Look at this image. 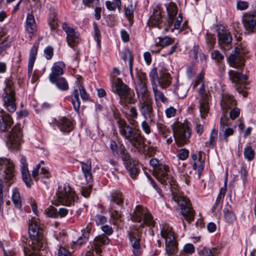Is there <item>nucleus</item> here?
<instances>
[{"mask_svg":"<svg viewBox=\"0 0 256 256\" xmlns=\"http://www.w3.org/2000/svg\"><path fill=\"white\" fill-rule=\"evenodd\" d=\"M12 124L13 120L12 116L4 110H1L0 111V131L6 132L11 127Z\"/></svg>","mask_w":256,"mask_h":256,"instance_id":"nucleus-22","label":"nucleus"},{"mask_svg":"<svg viewBox=\"0 0 256 256\" xmlns=\"http://www.w3.org/2000/svg\"><path fill=\"white\" fill-rule=\"evenodd\" d=\"M112 91L120 98V104L123 106L126 104H134L136 100L134 92L125 84L120 78H117L112 82Z\"/></svg>","mask_w":256,"mask_h":256,"instance_id":"nucleus-6","label":"nucleus"},{"mask_svg":"<svg viewBox=\"0 0 256 256\" xmlns=\"http://www.w3.org/2000/svg\"><path fill=\"white\" fill-rule=\"evenodd\" d=\"M242 22L246 34H250L256 32V14H246L243 16Z\"/></svg>","mask_w":256,"mask_h":256,"instance_id":"nucleus-18","label":"nucleus"},{"mask_svg":"<svg viewBox=\"0 0 256 256\" xmlns=\"http://www.w3.org/2000/svg\"><path fill=\"white\" fill-rule=\"evenodd\" d=\"M137 83L136 86V90L139 100L149 98L148 92L147 88V78L146 74L141 72H138L136 69Z\"/></svg>","mask_w":256,"mask_h":256,"instance_id":"nucleus-15","label":"nucleus"},{"mask_svg":"<svg viewBox=\"0 0 256 256\" xmlns=\"http://www.w3.org/2000/svg\"><path fill=\"white\" fill-rule=\"evenodd\" d=\"M120 208H109L110 221L114 225H118L122 222V216Z\"/></svg>","mask_w":256,"mask_h":256,"instance_id":"nucleus-33","label":"nucleus"},{"mask_svg":"<svg viewBox=\"0 0 256 256\" xmlns=\"http://www.w3.org/2000/svg\"><path fill=\"white\" fill-rule=\"evenodd\" d=\"M57 126L62 132L68 133L74 128L70 120L66 118H62L57 122Z\"/></svg>","mask_w":256,"mask_h":256,"instance_id":"nucleus-32","label":"nucleus"},{"mask_svg":"<svg viewBox=\"0 0 256 256\" xmlns=\"http://www.w3.org/2000/svg\"><path fill=\"white\" fill-rule=\"evenodd\" d=\"M26 30L32 38V35L36 32V26L34 16L32 14H28L26 19Z\"/></svg>","mask_w":256,"mask_h":256,"instance_id":"nucleus-35","label":"nucleus"},{"mask_svg":"<svg viewBox=\"0 0 256 256\" xmlns=\"http://www.w3.org/2000/svg\"><path fill=\"white\" fill-rule=\"evenodd\" d=\"M46 212L48 216L53 218H58V214L56 208L52 206L50 208H48Z\"/></svg>","mask_w":256,"mask_h":256,"instance_id":"nucleus-58","label":"nucleus"},{"mask_svg":"<svg viewBox=\"0 0 256 256\" xmlns=\"http://www.w3.org/2000/svg\"><path fill=\"white\" fill-rule=\"evenodd\" d=\"M108 243L109 239L106 235L102 234L96 236L93 242V246L97 254H100L102 252V246Z\"/></svg>","mask_w":256,"mask_h":256,"instance_id":"nucleus-27","label":"nucleus"},{"mask_svg":"<svg viewBox=\"0 0 256 256\" xmlns=\"http://www.w3.org/2000/svg\"><path fill=\"white\" fill-rule=\"evenodd\" d=\"M209 97L206 98H200V112L202 118H204L209 112Z\"/></svg>","mask_w":256,"mask_h":256,"instance_id":"nucleus-37","label":"nucleus"},{"mask_svg":"<svg viewBox=\"0 0 256 256\" xmlns=\"http://www.w3.org/2000/svg\"><path fill=\"white\" fill-rule=\"evenodd\" d=\"M150 164L155 170L156 179L163 186L164 188L166 186L170 188L172 200L176 202L180 206V212L184 218L190 224L194 220V211L191 206L189 200L179 194V190L176 180L174 178L170 170L169 166L156 158H152Z\"/></svg>","mask_w":256,"mask_h":256,"instance_id":"nucleus-1","label":"nucleus"},{"mask_svg":"<svg viewBox=\"0 0 256 256\" xmlns=\"http://www.w3.org/2000/svg\"><path fill=\"white\" fill-rule=\"evenodd\" d=\"M237 102L232 95L226 92L222 94L220 104L222 107L226 110L232 108L236 106Z\"/></svg>","mask_w":256,"mask_h":256,"instance_id":"nucleus-23","label":"nucleus"},{"mask_svg":"<svg viewBox=\"0 0 256 256\" xmlns=\"http://www.w3.org/2000/svg\"><path fill=\"white\" fill-rule=\"evenodd\" d=\"M188 154L189 152L188 150L182 148L179 150L178 156L181 160H185L188 158Z\"/></svg>","mask_w":256,"mask_h":256,"instance_id":"nucleus-56","label":"nucleus"},{"mask_svg":"<svg viewBox=\"0 0 256 256\" xmlns=\"http://www.w3.org/2000/svg\"><path fill=\"white\" fill-rule=\"evenodd\" d=\"M204 72L202 70L200 72L197 76L196 80L193 84V88H195L200 84V82H203L204 79Z\"/></svg>","mask_w":256,"mask_h":256,"instance_id":"nucleus-55","label":"nucleus"},{"mask_svg":"<svg viewBox=\"0 0 256 256\" xmlns=\"http://www.w3.org/2000/svg\"><path fill=\"white\" fill-rule=\"evenodd\" d=\"M198 94L200 98L202 99H204L206 98L209 97L208 94V92H206L205 84L204 82H202L200 88L198 90Z\"/></svg>","mask_w":256,"mask_h":256,"instance_id":"nucleus-53","label":"nucleus"},{"mask_svg":"<svg viewBox=\"0 0 256 256\" xmlns=\"http://www.w3.org/2000/svg\"><path fill=\"white\" fill-rule=\"evenodd\" d=\"M200 254V256H214L211 249L206 248H203Z\"/></svg>","mask_w":256,"mask_h":256,"instance_id":"nucleus-64","label":"nucleus"},{"mask_svg":"<svg viewBox=\"0 0 256 256\" xmlns=\"http://www.w3.org/2000/svg\"><path fill=\"white\" fill-rule=\"evenodd\" d=\"M80 94L82 99L84 102L88 100L89 95L86 92L83 85L80 84L78 86V90L74 89L70 95L71 102L73 106L74 110L78 112L80 107V101L79 98Z\"/></svg>","mask_w":256,"mask_h":256,"instance_id":"nucleus-16","label":"nucleus"},{"mask_svg":"<svg viewBox=\"0 0 256 256\" xmlns=\"http://www.w3.org/2000/svg\"><path fill=\"white\" fill-rule=\"evenodd\" d=\"M194 252V248L192 244H188L184 245L183 250L181 251L176 256H190V254H192Z\"/></svg>","mask_w":256,"mask_h":256,"instance_id":"nucleus-43","label":"nucleus"},{"mask_svg":"<svg viewBox=\"0 0 256 256\" xmlns=\"http://www.w3.org/2000/svg\"><path fill=\"white\" fill-rule=\"evenodd\" d=\"M148 179H149V180L150 181V182L152 184V187L158 193V194H160V196L161 198H164V195L162 194V190H160V188H158V186L154 180L152 178L151 176H148Z\"/></svg>","mask_w":256,"mask_h":256,"instance_id":"nucleus-61","label":"nucleus"},{"mask_svg":"<svg viewBox=\"0 0 256 256\" xmlns=\"http://www.w3.org/2000/svg\"><path fill=\"white\" fill-rule=\"evenodd\" d=\"M206 48L208 51L212 50L216 43V38L214 34L207 32L206 35Z\"/></svg>","mask_w":256,"mask_h":256,"instance_id":"nucleus-39","label":"nucleus"},{"mask_svg":"<svg viewBox=\"0 0 256 256\" xmlns=\"http://www.w3.org/2000/svg\"><path fill=\"white\" fill-rule=\"evenodd\" d=\"M162 12L159 10L154 9L152 14L150 18L148 25L152 27L162 28Z\"/></svg>","mask_w":256,"mask_h":256,"instance_id":"nucleus-28","label":"nucleus"},{"mask_svg":"<svg viewBox=\"0 0 256 256\" xmlns=\"http://www.w3.org/2000/svg\"><path fill=\"white\" fill-rule=\"evenodd\" d=\"M139 108L142 115L145 119H152L154 116L152 102L149 98L139 100Z\"/></svg>","mask_w":256,"mask_h":256,"instance_id":"nucleus-19","label":"nucleus"},{"mask_svg":"<svg viewBox=\"0 0 256 256\" xmlns=\"http://www.w3.org/2000/svg\"><path fill=\"white\" fill-rule=\"evenodd\" d=\"M176 109L173 106H170L165 110V113L168 118H170L176 116Z\"/></svg>","mask_w":256,"mask_h":256,"instance_id":"nucleus-54","label":"nucleus"},{"mask_svg":"<svg viewBox=\"0 0 256 256\" xmlns=\"http://www.w3.org/2000/svg\"><path fill=\"white\" fill-rule=\"evenodd\" d=\"M244 62V58L240 56L236 51L233 52L228 58V62L230 65L236 68H243Z\"/></svg>","mask_w":256,"mask_h":256,"instance_id":"nucleus-26","label":"nucleus"},{"mask_svg":"<svg viewBox=\"0 0 256 256\" xmlns=\"http://www.w3.org/2000/svg\"><path fill=\"white\" fill-rule=\"evenodd\" d=\"M1 170H4L2 176L3 180H0V208L3 203V192L8 190V188L14 183L16 178L14 164L10 159L0 158Z\"/></svg>","mask_w":256,"mask_h":256,"instance_id":"nucleus-5","label":"nucleus"},{"mask_svg":"<svg viewBox=\"0 0 256 256\" xmlns=\"http://www.w3.org/2000/svg\"><path fill=\"white\" fill-rule=\"evenodd\" d=\"M149 76L152 87L157 86L156 80H158L159 74H158V70L156 68H154L151 70L149 74Z\"/></svg>","mask_w":256,"mask_h":256,"instance_id":"nucleus-46","label":"nucleus"},{"mask_svg":"<svg viewBox=\"0 0 256 256\" xmlns=\"http://www.w3.org/2000/svg\"><path fill=\"white\" fill-rule=\"evenodd\" d=\"M82 172L84 176L86 182L88 183L92 182L93 180L92 173V162L88 160L85 162H80Z\"/></svg>","mask_w":256,"mask_h":256,"instance_id":"nucleus-29","label":"nucleus"},{"mask_svg":"<svg viewBox=\"0 0 256 256\" xmlns=\"http://www.w3.org/2000/svg\"><path fill=\"white\" fill-rule=\"evenodd\" d=\"M124 197L120 192H114L112 193L110 198L109 208H122L124 204Z\"/></svg>","mask_w":256,"mask_h":256,"instance_id":"nucleus-25","label":"nucleus"},{"mask_svg":"<svg viewBox=\"0 0 256 256\" xmlns=\"http://www.w3.org/2000/svg\"><path fill=\"white\" fill-rule=\"evenodd\" d=\"M118 154L120 156L124 165L130 177L133 179L135 178L138 176L140 171L138 162L131 158L128 150L123 145H120L118 148Z\"/></svg>","mask_w":256,"mask_h":256,"instance_id":"nucleus-8","label":"nucleus"},{"mask_svg":"<svg viewBox=\"0 0 256 256\" xmlns=\"http://www.w3.org/2000/svg\"><path fill=\"white\" fill-rule=\"evenodd\" d=\"M211 58L214 60L218 63L222 62L224 59V56L218 50H214L211 54Z\"/></svg>","mask_w":256,"mask_h":256,"instance_id":"nucleus-50","label":"nucleus"},{"mask_svg":"<svg viewBox=\"0 0 256 256\" xmlns=\"http://www.w3.org/2000/svg\"><path fill=\"white\" fill-rule=\"evenodd\" d=\"M62 28L66 34V40L68 44L70 47L74 48L76 45V40L78 38V34L74 28L69 26L66 23L62 24Z\"/></svg>","mask_w":256,"mask_h":256,"instance_id":"nucleus-21","label":"nucleus"},{"mask_svg":"<svg viewBox=\"0 0 256 256\" xmlns=\"http://www.w3.org/2000/svg\"><path fill=\"white\" fill-rule=\"evenodd\" d=\"M152 90L156 100H160L164 103L168 101V98L164 96V94L158 89V86L152 87Z\"/></svg>","mask_w":256,"mask_h":256,"instance_id":"nucleus-44","label":"nucleus"},{"mask_svg":"<svg viewBox=\"0 0 256 256\" xmlns=\"http://www.w3.org/2000/svg\"><path fill=\"white\" fill-rule=\"evenodd\" d=\"M216 31L218 34V44L221 48L230 45L232 40V36L230 32H228L222 25H217Z\"/></svg>","mask_w":256,"mask_h":256,"instance_id":"nucleus-17","label":"nucleus"},{"mask_svg":"<svg viewBox=\"0 0 256 256\" xmlns=\"http://www.w3.org/2000/svg\"><path fill=\"white\" fill-rule=\"evenodd\" d=\"M116 123L120 134L127 140L132 146L138 148L144 144L145 138L140 129L130 126L122 118H118Z\"/></svg>","mask_w":256,"mask_h":256,"instance_id":"nucleus-4","label":"nucleus"},{"mask_svg":"<svg viewBox=\"0 0 256 256\" xmlns=\"http://www.w3.org/2000/svg\"><path fill=\"white\" fill-rule=\"evenodd\" d=\"M156 127L158 131V134L164 138H166L170 133V129L164 124L158 122Z\"/></svg>","mask_w":256,"mask_h":256,"instance_id":"nucleus-41","label":"nucleus"},{"mask_svg":"<svg viewBox=\"0 0 256 256\" xmlns=\"http://www.w3.org/2000/svg\"><path fill=\"white\" fill-rule=\"evenodd\" d=\"M244 156L248 161L254 160L255 156V152L250 146H246L244 151Z\"/></svg>","mask_w":256,"mask_h":256,"instance_id":"nucleus-45","label":"nucleus"},{"mask_svg":"<svg viewBox=\"0 0 256 256\" xmlns=\"http://www.w3.org/2000/svg\"><path fill=\"white\" fill-rule=\"evenodd\" d=\"M28 234L30 240L27 238H24L22 240L24 255L38 256L35 252L45 248L46 244L44 230L38 226L35 220H29Z\"/></svg>","mask_w":256,"mask_h":256,"instance_id":"nucleus-3","label":"nucleus"},{"mask_svg":"<svg viewBox=\"0 0 256 256\" xmlns=\"http://www.w3.org/2000/svg\"><path fill=\"white\" fill-rule=\"evenodd\" d=\"M58 189L56 196L59 202L64 206L74 205L76 198V195L70 186L64 184L62 188L59 186Z\"/></svg>","mask_w":256,"mask_h":256,"instance_id":"nucleus-12","label":"nucleus"},{"mask_svg":"<svg viewBox=\"0 0 256 256\" xmlns=\"http://www.w3.org/2000/svg\"><path fill=\"white\" fill-rule=\"evenodd\" d=\"M172 78L170 73L159 71V77L158 80V85L162 89H166L172 84Z\"/></svg>","mask_w":256,"mask_h":256,"instance_id":"nucleus-30","label":"nucleus"},{"mask_svg":"<svg viewBox=\"0 0 256 256\" xmlns=\"http://www.w3.org/2000/svg\"><path fill=\"white\" fill-rule=\"evenodd\" d=\"M65 68V64L64 62H60L55 63L52 68V72L49 75L50 82L56 81L55 78H60L64 74V68Z\"/></svg>","mask_w":256,"mask_h":256,"instance_id":"nucleus-24","label":"nucleus"},{"mask_svg":"<svg viewBox=\"0 0 256 256\" xmlns=\"http://www.w3.org/2000/svg\"><path fill=\"white\" fill-rule=\"evenodd\" d=\"M224 198L221 196H218L215 204L212 208V210L214 212L219 211L221 210Z\"/></svg>","mask_w":256,"mask_h":256,"instance_id":"nucleus-51","label":"nucleus"},{"mask_svg":"<svg viewBox=\"0 0 256 256\" xmlns=\"http://www.w3.org/2000/svg\"><path fill=\"white\" fill-rule=\"evenodd\" d=\"M240 114V109L234 106L230 112V117L232 120H234L238 118Z\"/></svg>","mask_w":256,"mask_h":256,"instance_id":"nucleus-60","label":"nucleus"},{"mask_svg":"<svg viewBox=\"0 0 256 256\" xmlns=\"http://www.w3.org/2000/svg\"><path fill=\"white\" fill-rule=\"evenodd\" d=\"M224 217L226 222L229 224H232L236 220L235 214L232 211L230 206H228L224 208Z\"/></svg>","mask_w":256,"mask_h":256,"instance_id":"nucleus-38","label":"nucleus"},{"mask_svg":"<svg viewBox=\"0 0 256 256\" xmlns=\"http://www.w3.org/2000/svg\"><path fill=\"white\" fill-rule=\"evenodd\" d=\"M217 134L218 132L214 128H213L211 131L209 140L210 145L212 147H214L216 144L215 138L216 137Z\"/></svg>","mask_w":256,"mask_h":256,"instance_id":"nucleus-57","label":"nucleus"},{"mask_svg":"<svg viewBox=\"0 0 256 256\" xmlns=\"http://www.w3.org/2000/svg\"><path fill=\"white\" fill-rule=\"evenodd\" d=\"M94 39L98 42V45L100 46V30L99 28H98V26L96 23H94Z\"/></svg>","mask_w":256,"mask_h":256,"instance_id":"nucleus-62","label":"nucleus"},{"mask_svg":"<svg viewBox=\"0 0 256 256\" xmlns=\"http://www.w3.org/2000/svg\"><path fill=\"white\" fill-rule=\"evenodd\" d=\"M93 228L92 224L91 222H89L86 228L82 230L83 233L82 236H80L76 241L73 242V246L78 245L82 246L83 244L85 243L88 241L89 238L90 234L91 233Z\"/></svg>","mask_w":256,"mask_h":256,"instance_id":"nucleus-31","label":"nucleus"},{"mask_svg":"<svg viewBox=\"0 0 256 256\" xmlns=\"http://www.w3.org/2000/svg\"><path fill=\"white\" fill-rule=\"evenodd\" d=\"M22 175L26 185L28 188H30L34 184L30 172H22Z\"/></svg>","mask_w":256,"mask_h":256,"instance_id":"nucleus-47","label":"nucleus"},{"mask_svg":"<svg viewBox=\"0 0 256 256\" xmlns=\"http://www.w3.org/2000/svg\"><path fill=\"white\" fill-rule=\"evenodd\" d=\"M158 39L159 40L158 42H156V44L155 45L152 46L151 47V51L153 53H157L159 52H160V50H154V48L160 46L162 48L170 46L173 42L172 40L167 36H166L164 38L159 37L158 38Z\"/></svg>","mask_w":256,"mask_h":256,"instance_id":"nucleus-36","label":"nucleus"},{"mask_svg":"<svg viewBox=\"0 0 256 256\" xmlns=\"http://www.w3.org/2000/svg\"><path fill=\"white\" fill-rule=\"evenodd\" d=\"M6 83V86L4 88V92L2 94L4 105L10 112L12 113L16 109L15 90L13 88V82L12 80H7Z\"/></svg>","mask_w":256,"mask_h":256,"instance_id":"nucleus-9","label":"nucleus"},{"mask_svg":"<svg viewBox=\"0 0 256 256\" xmlns=\"http://www.w3.org/2000/svg\"><path fill=\"white\" fill-rule=\"evenodd\" d=\"M49 25L50 26L52 30H55L58 26V20L54 16L52 18L50 17L48 20Z\"/></svg>","mask_w":256,"mask_h":256,"instance_id":"nucleus-63","label":"nucleus"},{"mask_svg":"<svg viewBox=\"0 0 256 256\" xmlns=\"http://www.w3.org/2000/svg\"><path fill=\"white\" fill-rule=\"evenodd\" d=\"M4 136L6 144L10 150H18L20 149V146L23 142L20 124H16L9 132L4 134Z\"/></svg>","mask_w":256,"mask_h":256,"instance_id":"nucleus-7","label":"nucleus"},{"mask_svg":"<svg viewBox=\"0 0 256 256\" xmlns=\"http://www.w3.org/2000/svg\"><path fill=\"white\" fill-rule=\"evenodd\" d=\"M227 118L223 119L222 118L220 121V130L218 138L220 141H224L227 143L228 141V137L233 135L234 130L232 128L228 126Z\"/></svg>","mask_w":256,"mask_h":256,"instance_id":"nucleus-20","label":"nucleus"},{"mask_svg":"<svg viewBox=\"0 0 256 256\" xmlns=\"http://www.w3.org/2000/svg\"><path fill=\"white\" fill-rule=\"evenodd\" d=\"M44 54L47 60H50L54 54V48L51 46H48L44 50Z\"/></svg>","mask_w":256,"mask_h":256,"instance_id":"nucleus-59","label":"nucleus"},{"mask_svg":"<svg viewBox=\"0 0 256 256\" xmlns=\"http://www.w3.org/2000/svg\"><path fill=\"white\" fill-rule=\"evenodd\" d=\"M166 8L168 18L166 24V27L164 28L165 30L168 31L170 29L171 31L173 32L174 30H178L180 28V24L182 20V14H179L174 23V28H172L178 12V7L174 2H171L166 5Z\"/></svg>","mask_w":256,"mask_h":256,"instance_id":"nucleus-10","label":"nucleus"},{"mask_svg":"<svg viewBox=\"0 0 256 256\" xmlns=\"http://www.w3.org/2000/svg\"><path fill=\"white\" fill-rule=\"evenodd\" d=\"M54 82H50L52 84H56L57 87L61 90L65 91L68 89V85L64 78L60 77L55 78Z\"/></svg>","mask_w":256,"mask_h":256,"instance_id":"nucleus-40","label":"nucleus"},{"mask_svg":"<svg viewBox=\"0 0 256 256\" xmlns=\"http://www.w3.org/2000/svg\"><path fill=\"white\" fill-rule=\"evenodd\" d=\"M161 235L165 239L166 254L168 256H174L178 252V243L172 231L161 232Z\"/></svg>","mask_w":256,"mask_h":256,"instance_id":"nucleus-13","label":"nucleus"},{"mask_svg":"<svg viewBox=\"0 0 256 256\" xmlns=\"http://www.w3.org/2000/svg\"><path fill=\"white\" fill-rule=\"evenodd\" d=\"M134 12V8L132 4L125 8V15L129 20L133 18Z\"/></svg>","mask_w":256,"mask_h":256,"instance_id":"nucleus-52","label":"nucleus"},{"mask_svg":"<svg viewBox=\"0 0 256 256\" xmlns=\"http://www.w3.org/2000/svg\"><path fill=\"white\" fill-rule=\"evenodd\" d=\"M198 168V178H200L202 173L204 167V160L202 159V152L199 154L198 160L196 162Z\"/></svg>","mask_w":256,"mask_h":256,"instance_id":"nucleus-49","label":"nucleus"},{"mask_svg":"<svg viewBox=\"0 0 256 256\" xmlns=\"http://www.w3.org/2000/svg\"><path fill=\"white\" fill-rule=\"evenodd\" d=\"M130 220L133 222H142L139 227L134 226L130 231L128 232L132 252L134 256H140L142 252L140 242L142 238L141 228L146 226H154V222L152 216L148 210L140 206H137L131 214Z\"/></svg>","mask_w":256,"mask_h":256,"instance_id":"nucleus-2","label":"nucleus"},{"mask_svg":"<svg viewBox=\"0 0 256 256\" xmlns=\"http://www.w3.org/2000/svg\"><path fill=\"white\" fill-rule=\"evenodd\" d=\"M230 78L233 84H234L236 90L240 93L242 94L244 97L247 96V92H244L242 85L246 84L248 76L238 72L230 70L228 72Z\"/></svg>","mask_w":256,"mask_h":256,"instance_id":"nucleus-14","label":"nucleus"},{"mask_svg":"<svg viewBox=\"0 0 256 256\" xmlns=\"http://www.w3.org/2000/svg\"><path fill=\"white\" fill-rule=\"evenodd\" d=\"M173 136L176 143L178 146H182L186 144L191 134L190 130L181 124L172 126Z\"/></svg>","mask_w":256,"mask_h":256,"instance_id":"nucleus-11","label":"nucleus"},{"mask_svg":"<svg viewBox=\"0 0 256 256\" xmlns=\"http://www.w3.org/2000/svg\"><path fill=\"white\" fill-rule=\"evenodd\" d=\"M20 172H24L29 171L28 169V164L26 162V157L23 155L20 156Z\"/></svg>","mask_w":256,"mask_h":256,"instance_id":"nucleus-48","label":"nucleus"},{"mask_svg":"<svg viewBox=\"0 0 256 256\" xmlns=\"http://www.w3.org/2000/svg\"><path fill=\"white\" fill-rule=\"evenodd\" d=\"M38 46L34 45L30 52L28 63V75L30 76L32 72L34 65L38 54Z\"/></svg>","mask_w":256,"mask_h":256,"instance_id":"nucleus-34","label":"nucleus"},{"mask_svg":"<svg viewBox=\"0 0 256 256\" xmlns=\"http://www.w3.org/2000/svg\"><path fill=\"white\" fill-rule=\"evenodd\" d=\"M12 198L15 206L18 208H20L22 206V202L20 194L17 188H14L13 190Z\"/></svg>","mask_w":256,"mask_h":256,"instance_id":"nucleus-42","label":"nucleus"}]
</instances>
